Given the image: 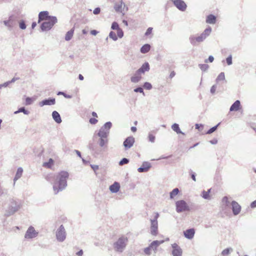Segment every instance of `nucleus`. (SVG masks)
Returning a JSON list of instances; mask_svg holds the SVG:
<instances>
[{
	"instance_id": "nucleus-39",
	"label": "nucleus",
	"mask_w": 256,
	"mask_h": 256,
	"mask_svg": "<svg viewBox=\"0 0 256 256\" xmlns=\"http://www.w3.org/2000/svg\"><path fill=\"white\" fill-rule=\"evenodd\" d=\"M110 38H112V40H117L118 38H117V36L116 35V34L113 32H111L110 33Z\"/></svg>"
},
{
	"instance_id": "nucleus-11",
	"label": "nucleus",
	"mask_w": 256,
	"mask_h": 256,
	"mask_svg": "<svg viewBox=\"0 0 256 256\" xmlns=\"http://www.w3.org/2000/svg\"><path fill=\"white\" fill-rule=\"evenodd\" d=\"M174 4L180 10L184 11L186 9V5L182 0H174Z\"/></svg>"
},
{
	"instance_id": "nucleus-26",
	"label": "nucleus",
	"mask_w": 256,
	"mask_h": 256,
	"mask_svg": "<svg viewBox=\"0 0 256 256\" xmlns=\"http://www.w3.org/2000/svg\"><path fill=\"white\" fill-rule=\"evenodd\" d=\"M216 22V17L212 15V14H210L208 15L206 19V22L208 24H215Z\"/></svg>"
},
{
	"instance_id": "nucleus-2",
	"label": "nucleus",
	"mask_w": 256,
	"mask_h": 256,
	"mask_svg": "<svg viewBox=\"0 0 256 256\" xmlns=\"http://www.w3.org/2000/svg\"><path fill=\"white\" fill-rule=\"evenodd\" d=\"M128 240L126 237L122 236L114 244L116 250L122 252L126 247Z\"/></svg>"
},
{
	"instance_id": "nucleus-51",
	"label": "nucleus",
	"mask_w": 256,
	"mask_h": 256,
	"mask_svg": "<svg viewBox=\"0 0 256 256\" xmlns=\"http://www.w3.org/2000/svg\"><path fill=\"white\" fill-rule=\"evenodd\" d=\"M152 28H148L147 29L146 32L145 33V35L146 36H148V35L152 33Z\"/></svg>"
},
{
	"instance_id": "nucleus-56",
	"label": "nucleus",
	"mask_w": 256,
	"mask_h": 256,
	"mask_svg": "<svg viewBox=\"0 0 256 256\" xmlns=\"http://www.w3.org/2000/svg\"><path fill=\"white\" fill-rule=\"evenodd\" d=\"M214 60V58L212 56H210L208 57V60H206L205 62H212Z\"/></svg>"
},
{
	"instance_id": "nucleus-1",
	"label": "nucleus",
	"mask_w": 256,
	"mask_h": 256,
	"mask_svg": "<svg viewBox=\"0 0 256 256\" xmlns=\"http://www.w3.org/2000/svg\"><path fill=\"white\" fill-rule=\"evenodd\" d=\"M69 176L68 173L65 171H62L57 176V180L53 186V189L55 194L62 190L67 185L66 180Z\"/></svg>"
},
{
	"instance_id": "nucleus-24",
	"label": "nucleus",
	"mask_w": 256,
	"mask_h": 256,
	"mask_svg": "<svg viewBox=\"0 0 256 256\" xmlns=\"http://www.w3.org/2000/svg\"><path fill=\"white\" fill-rule=\"evenodd\" d=\"M150 167V166L149 164H148V163L143 164L142 166L140 168H139L138 169V170L140 172H147L149 170Z\"/></svg>"
},
{
	"instance_id": "nucleus-35",
	"label": "nucleus",
	"mask_w": 256,
	"mask_h": 256,
	"mask_svg": "<svg viewBox=\"0 0 256 256\" xmlns=\"http://www.w3.org/2000/svg\"><path fill=\"white\" fill-rule=\"evenodd\" d=\"M212 31V29L210 28H206L202 34V35H204L205 36V38L210 34Z\"/></svg>"
},
{
	"instance_id": "nucleus-55",
	"label": "nucleus",
	"mask_w": 256,
	"mask_h": 256,
	"mask_svg": "<svg viewBox=\"0 0 256 256\" xmlns=\"http://www.w3.org/2000/svg\"><path fill=\"white\" fill-rule=\"evenodd\" d=\"M100 9L99 8H96L94 10V14H98L100 13Z\"/></svg>"
},
{
	"instance_id": "nucleus-40",
	"label": "nucleus",
	"mask_w": 256,
	"mask_h": 256,
	"mask_svg": "<svg viewBox=\"0 0 256 256\" xmlns=\"http://www.w3.org/2000/svg\"><path fill=\"white\" fill-rule=\"evenodd\" d=\"M144 87L146 90H150L152 88V86L150 83L146 82L144 83Z\"/></svg>"
},
{
	"instance_id": "nucleus-32",
	"label": "nucleus",
	"mask_w": 256,
	"mask_h": 256,
	"mask_svg": "<svg viewBox=\"0 0 256 256\" xmlns=\"http://www.w3.org/2000/svg\"><path fill=\"white\" fill-rule=\"evenodd\" d=\"M172 130L176 132L177 134H184L180 130L179 126L177 124H174L172 125Z\"/></svg>"
},
{
	"instance_id": "nucleus-45",
	"label": "nucleus",
	"mask_w": 256,
	"mask_h": 256,
	"mask_svg": "<svg viewBox=\"0 0 256 256\" xmlns=\"http://www.w3.org/2000/svg\"><path fill=\"white\" fill-rule=\"evenodd\" d=\"M23 112L24 114H28V112L24 109V108H20L17 110V113Z\"/></svg>"
},
{
	"instance_id": "nucleus-16",
	"label": "nucleus",
	"mask_w": 256,
	"mask_h": 256,
	"mask_svg": "<svg viewBox=\"0 0 256 256\" xmlns=\"http://www.w3.org/2000/svg\"><path fill=\"white\" fill-rule=\"evenodd\" d=\"M172 254L174 256H181L182 254V250L176 244H172Z\"/></svg>"
},
{
	"instance_id": "nucleus-17",
	"label": "nucleus",
	"mask_w": 256,
	"mask_h": 256,
	"mask_svg": "<svg viewBox=\"0 0 256 256\" xmlns=\"http://www.w3.org/2000/svg\"><path fill=\"white\" fill-rule=\"evenodd\" d=\"M150 70V65L148 62L144 63L142 66L138 70V72L140 74H144L146 72H148Z\"/></svg>"
},
{
	"instance_id": "nucleus-38",
	"label": "nucleus",
	"mask_w": 256,
	"mask_h": 256,
	"mask_svg": "<svg viewBox=\"0 0 256 256\" xmlns=\"http://www.w3.org/2000/svg\"><path fill=\"white\" fill-rule=\"evenodd\" d=\"M111 126H112V123L110 122H107L104 124V127H102V128H104L106 130L108 131L110 130V128H111Z\"/></svg>"
},
{
	"instance_id": "nucleus-30",
	"label": "nucleus",
	"mask_w": 256,
	"mask_h": 256,
	"mask_svg": "<svg viewBox=\"0 0 256 256\" xmlns=\"http://www.w3.org/2000/svg\"><path fill=\"white\" fill-rule=\"evenodd\" d=\"M150 48V46L148 44L144 45L140 48V52L142 54H146L149 52Z\"/></svg>"
},
{
	"instance_id": "nucleus-59",
	"label": "nucleus",
	"mask_w": 256,
	"mask_h": 256,
	"mask_svg": "<svg viewBox=\"0 0 256 256\" xmlns=\"http://www.w3.org/2000/svg\"><path fill=\"white\" fill-rule=\"evenodd\" d=\"M216 86H213L211 88H210V92L212 93V94H214L216 90Z\"/></svg>"
},
{
	"instance_id": "nucleus-53",
	"label": "nucleus",
	"mask_w": 256,
	"mask_h": 256,
	"mask_svg": "<svg viewBox=\"0 0 256 256\" xmlns=\"http://www.w3.org/2000/svg\"><path fill=\"white\" fill-rule=\"evenodd\" d=\"M98 122V120L95 118H91L90 120V122L91 124H96Z\"/></svg>"
},
{
	"instance_id": "nucleus-5",
	"label": "nucleus",
	"mask_w": 256,
	"mask_h": 256,
	"mask_svg": "<svg viewBox=\"0 0 256 256\" xmlns=\"http://www.w3.org/2000/svg\"><path fill=\"white\" fill-rule=\"evenodd\" d=\"M0 23H3L9 30H12L16 25V16L14 15L10 16L8 20H0Z\"/></svg>"
},
{
	"instance_id": "nucleus-64",
	"label": "nucleus",
	"mask_w": 256,
	"mask_h": 256,
	"mask_svg": "<svg viewBox=\"0 0 256 256\" xmlns=\"http://www.w3.org/2000/svg\"><path fill=\"white\" fill-rule=\"evenodd\" d=\"M83 254V252L82 250H80L79 252H78L77 253H76V254L78 256H82Z\"/></svg>"
},
{
	"instance_id": "nucleus-10",
	"label": "nucleus",
	"mask_w": 256,
	"mask_h": 256,
	"mask_svg": "<svg viewBox=\"0 0 256 256\" xmlns=\"http://www.w3.org/2000/svg\"><path fill=\"white\" fill-rule=\"evenodd\" d=\"M16 212V202H12V204L8 206L7 210H6L4 216H9L13 214Z\"/></svg>"
},
{
	"instance_id": "nucleus-8",
	"label": "nucleus",
	"mask_w": 256,
	"mask_h": 256,
	"mask_svg": "<svg viewBox=\"0 0 256 256\" xmlns=\"http://www.w3.org/2000/svg\"><path fill=\"white\" fill-rule=\"evenodd\" d=\"M38 234V232L35 230L34 227L30 226L29 227L25 234V238H32L36 237Z\"/></svg>"
},
{
	"instance_id": "nucleus-58",
	"label": "nucleus",
	"mask_w": 256,
	"mask_h": 256,
	"mask_svg": "<svg viewBox=\"0 0 256 256\" xmlns=\"http://www.w3.org/2000/svg\"><path fill=\"white\" fill-rule=\"evenodd\" d=\"M26 102L27 104H30L32 102V100L30 98H27L26 100Z\"/></svg>"
},
{
	"instance_id": "nucleus-52",
	"label": "nucleus",
	"mask_w": 256,
	"mask_h": 256,
	"mask_svg": "<svg viewBox=\"0 0 256 256\" xmlns=\"http://www.w3.org/2000/svg\"><path fill=\"white\" fill-rule=\"evenodd\" d=\"M226 62L228 65H230L232 64V58L231 56H230L226 58Z\"/></svg>"
},
{
	"instance_id": "nucleus-3",
	"label": "nucleus",
	"mask_w": 256,
	"mask_h": 256,
	"mask_svg": "<svg viewBox=\"0 0 256 256\" xmlns=\"http://www.w3.org/2000/svg\"><path fill=\"white\" fill-rule=\"evenodd\" d=\"M56 18H52L50 20H46L42 23L40 28L42 31H48L57 22Z\"/></svg>"
},
{
	"instance_id": "nucleus-28",
	"label": "nucleus",
	"mask_w": 256,
	"mask_h": 256,
	"mask_svg": "<svg viewBox=\"0 0 256 256\" xmlns=\"http://www.w3.org/2000/svg\"><path fill=\"white\" fill-rule=\"evenodd\" d=\"M74 28H72L70 30L68 31L65 36V40L68 41L72 39L74 34Z\"/></svg>"
},
{
	"instance_id": "nucleus-7",
	"label": "nucleus",
	"mask_w": 256,
	"mask_h": 256,
	"mask_svg": "<svg viewBox=\"0 0 256 256\" xmlns=\"http://www.w3.org/2000/svg\"><path fill=\"white\" fill-rule=\"evenodd\" d=\"M52 18H56V16H50L48 11L40 12L38 14V23L50 20Z\"/></svg>"
},
{
	"instance_id": "nucleus-41",
	"label": "nucleus",
	"mask_w": 256,
	"mask_h": 256,
	"mask_svg": "<svg viewBox=\"0 0 256 256\" xmlns=\"http://www.w3.org/2000/svg\"><path fill=\"white\" fill-rule=\"evenodd\" d=\"M148 137V140L150 142H154L155 136L153 134H150Z\"/></svg>"
},
{
	"instance_id": "nucleus-13",
	"label": "nucleus",
	"mask_w": 256,
	"mask_h": 256,
	"mask_svg": "<svg viewBox=\"0 0 256 256\" xmlns=\"http://www.w3.org/2000/svg\"><path fill=\"white\" fill-rule=\"evenodd\" d=\"M205 39V36L204 35H202L201 34L200 36H192L190 38V42L194 45L197 42H202Z\"/></svg>"
},
{
	"instance_id": "nucleus-61",
	"label": "nucleus",
	"mask_w": 256,
	"mask_h": 256,
	"mask_svg": "<svg viewBox=\"0 0 256 256\" xmlns=\"http://www.w3.org/2000/svg\"><path fill=\"white\" fill-rule=\"evenodd\" d=\"M175 72L174 71H172L170 74V78H172L175 76Z\"/></svg>"
},
{
	"instance_id": "nucleus-20",
	"label": "nucleus",
	"mask_w": 256,
	"mask_h": 256,
	"mask_svg": "<svg viewBox=\"0 0 256 256\" xmlns=\"http://www.w3.org/2000/svg\"><path fill=\"white\" fill-rule=\"evenodd\" d=\"M125 7L124 4L120 1L114 6V8L116 12H122Z\"/></svg>"
},
{
	"instance_id": "nucleus-47",
	"label": "nucleus",
	"mask_w": 256,
	"mask_h": 256,
	"mask_svg": "<svg viewBox=\"0 0 256 256\" xmlns=\"http://www.w3.org/2000/svg\"><path fill=\"white\" fill-rule=\"evenodd\" d=\"M217 128V126L210 128L206 132L208 134H210L214 132Z\"/></svg>"
},
{
	"instance_id": "nucleus-48",
	"label": "nucleus",
	"mask_w": 256,
	"mask_h": 256,
	"mask_svg": "<svg viewBox=\"0 0 256 256\" xmlns=\"http://www.w3.org/2000/svg\"><path fill=\"white\" fill-rule=\"evenodd\" d=\"M105 138H101L100 144L101 146H104L106 143L107 142L106 140L104 139Z\"/></svg>"
},
{
	"instance_id": "nucleus-9",
	"label": "nucleus",
	"mask_w": 256,
	"mask_h": 256,
	"mask_svg": "<svg viewBox=\"0 0 256 256\" xmlns=\"http://www.w3.org/2000/svg\"><path fill=\"white\" fill-rule=\"evenodd\" d=\"M57 239L60 241L62 242L66 238V232L63 226H60L58 231L56 234Z\"/></svg>"
},
{
	"instance_id": "nucleus-36",
	"label": "nucleus",
	"mask_w": 256,
	"mask_h": 256,
	"mask_svg": "<svg viewBox=\"0 0 256 256\" xmlns=\"http://www.w3.org/2000/svg\"><path fill=\"white\" fill-rule=\"evenodd\" d=\"M232 248H226L222 250V254L224 256H227V255L229 254L230 253V252L232 251Z\"/></svg>"
},
{
	"instance_id": "nucleus-18",
	"label": "nucleus",
	"mask_w": 256,
	"mask_h": 256,
	"mask_svg": "<svg viewBox=\"0 0 256 256\" xmlns=\"http://www.w3.org/2000/svg\"><path fill=\"white\" fill-rule=\"evenodd\" d=\"M241 108L240 102V100H236L230 106V111H238Z\"/></svg>"
},
{
	"instance_id": "nucleus-31",
	"label": "nucleus",
	"mask_w": 256,
	"mask_h": 256,
	"mask_svg": "<svg viewBox=\"0 0 256 256\" xmlns=\"http://www.w3.org/2000/svg\"><path fill=\"white\" fill-rule=\"evenodd\" d=\"M54 163V160L52 158H50L48 162H44L42 166L44 168H50L53 166Z\"/></svg>"
},
{
	"instance_id": "nucleus-12",
	"label": "nucleus",
	"mask_w": 256,
	"mask_h": 256,
	"mask_svg": "<svg viewBox=\"0 0 256 256\" xmlns=\"http://www.w3.org/2000/svg\"><path fill=\"white\" fill-rule=\"evenodd\" d=\"M134 142V138L132 136H129L124 142V146L126 148H131Z\"/></svg>"
},
{
	"instance_id": "nucleus-15",
	"label": "nucleus",
	"mask_w": 256,
	"mask_h": 256,
	"mask_svg": "<svg viewBox=\"0 0 256 256\" xmlns=\"http://www.w3.org/2000/svg\"><path fill=\"white\" fill-rule=\"evenodd\" d=\"M184 236L188 239H192L194 238L195 230L194 228H190L184 232Z\"/></svg>"
},
{
	"instance_id": "nucleus-4",
	"label": "nucleus",
	"mask_w": 256,
	"mask_h": 256,
	"mask_svg": "<svg viewBox=\"0 0 256 256\" xmlns=\"http://www.w3.org/2000/svg\"><path fill=\"white\" fill-rule=\"evenodd\" d=\"M159 214L158 212L154 214V219L150 220V233L153 236H156L158 234V218Z\"/></svg>"
},
{
	"instance_id": "nucleus-63",
	"label": "nucleus",
	"mask_w": 256,
	"mask_h": 256,
	"mask_svg": "<svg viewBox=\"0 0 256 256\" xmlns=\"http://www.w3.org/2000/svg\"><path fill=\"white\" fill-rule=\"evenodd\" d=\"M196 128L200 130V128H202V124H196L195 125Z\"/></svg>"
},
{
	"instance_id": "nucleus-19",
	"label": "nucleus",
	"mask_w": 256,
	"mask_h": 256,
	"mask_svg": "<svg viewBox=\"0 0 256 256\" xmlns=\"http://www.w3.org/2000/svg\"><path fill=\"white\" fill-rule=\"evenodd\" d=\"M54 104H55V99L52 98V99H50V100H44L40 103V104L41 106H42L44 105H53Z\"/></svg>"
},
{
	"instance_id": "nucleus-42",
	"label": "nucleus",
	"mask_w": 256,
	"mask_h": 256,
	"mask_svg": "<svg viewBox=\"0 0 256 256\" xmlns=\"http://www.w3.org/2000/svg\"><path fill=\"white\" fill-rule=\"evenodd\" d=\"M128 162V160L126 158H122L119 164L120 166H122L124 164H126Z\"/></svg>"
},
{
	"instance_id": "nucleus-43",
	"label": "nucleus",
	"mask_w": 256,
	"mask_h": 256,
	"mask_svg": "<svg viewBox=\"0 0 256 256\" xmlns=\"http://www.w3.org/2000/svg\"><path fill=\"white\" fill-rule=\"evenodd\" d=\"M200 68L202 70L205 71L208 68V66L206 64H202L200 65Z\"/></svg>"
},
{
	"instance_id": "nucleus-62",
	"label": "nucleus",
	"mask_w": 256,
	"mask_h": 256,
	"mask_svg": "<svg viewBox=\"0 0 256 256\" xmlns=\"http://www.w3.org/2000/svg\"><path fill=\"white\" fill-rule=\"evenodd\" d=\"M252 208L256 207V200L254 201L250 204Z\"/></svg>"
},
{
	"instance_id": "nucleus-21",
	"label": "nucleus",
	"mask_w": 256,
	"mask_h": 256,
	"mask_svg": "<svg viewBox=\"0 0 256 256\" xmlns=\"http://www.w3.org/2000/svg\"><path fill=\"white\" fill-rule=\"evenodd\" d=\"M163 240L158 241V240H154L153 241L150 245V246L152 248V250L154 251L156 250L157 248L162 242Z\"/></svg>"
},
{
	"instance_id": "nucleus-33",
	"label": "nucleus",
	"mask_w": 256,
	"mask_h": 256,
	"mask_svg": "<svg viewBox=\"0 0 256 256\" xmlns=\"http://www.w3.org/2000/svg\"><path fill=\"white\" fill-rule=\"evenodd\" d=\"M18 26L22 30L26 29V26L25 21L22 20H20L18 22Z\"/></svg>"
},
{
	"instance_id": "nucleus-54",
	"label": "nucleus",
	"mask_w": 256,
	"mask_h": 256,
	"mask_svg": "<svg viewBox=\"0 0 256 256\" xmlns=\"http://www.w3.org/2000/svg\"><path fill=\"white\" fill-rule=\"evenodd\" d=\"M118 36L119 38H122L123 36V32L120 28L118 30Z\"/></svg>"
},
{
	"instance_id": "nucleus-29",
	"label": "nucleus",
	"mask_w": 256,
	"mask_h": 256,
	"mask_svg": "<svg viewBox=\"0 0 256 256\" xmlns=\"http://www.w3.org/2000/svg\"><path fill=\"white\" fill-rule=\"evenodd\" d=\"M108 133V131L106 130L104 128H102L98 133V135L101 138H106Z\"/></svg>"
},
{
	"instance_id": "nucleus-6",
	"label": "nucleus",
	"mask_w": 256,
	"mask_h": 256,
	"mask_svg": "<svg viewBox=\"0 0 256 256\" xmlns=\"http://www.w3.org/2000/svg\"><path fill=\"white\" fill-rule=\"evenodd\" d=\"M176 210L178 212L190 210V208L186 202L183 200H180L176 202Z\"/></svg>"
},
{
	"instance_id": "nucleus-23",
	"label": "nucleus",
	"mask_w": 256,
	"mask_h": 256,
	"mask_svg": "<svg viewBox=\"0 0 256 256\" xmlns=\"http://www.w3.org/2000/svg\"><path fill=\"white\" fill-rule=\"evenodd\" d=\"M16 80V77L14 76L10 80L7 81L4 84H0V89L2 88H6L10 86V84L14 83Z\"/></svg>"
},
{
	"instance_id": "nucleus-27",
	"label": "nucleus",
	"mask_w": 256,
	"mask_h": 256,
	"mask_svg": "<svg viewBox=\"0 0 256 256\" xmlns=\"http://www.w3.org/2000/svg\"><path fill=\"white\" fill-rule=\"evenodd\" d=\"M52 118L57 123H60L62 120L60 114L56 111H54L52 114Z\"/></svg>"
},
{
	"instance_id": "nucleus-34",
	"label": "nucleus",
	"mask_w": 256,
	"mask_h": 256,
	"mask_svg": "<svg viewBox=\"0 0 256 256\" xmlns=\"http://www.w3.org/2000/svg\"><path fill=\"white\" fill-rule=\"evenodd\" d=\"M179 192V190L178 188H174L172 192L170 193V197L171 198H173L176 196Z\"/></svg>"
},
{
	"instance_id": "nucleus-25",
	"label": "nucleus",
	"mask_w": 256,
	"mask_h": 256,
	"mask_svg": "<svg viewBox=\"0 0 256 256\" xmlns=\"http://www.w3.org/2000/svg\"><path fill=\"white\" fill-rule=\"evenodd\" d=\"M142 78L141 74L137 70L136 74L131 78V81L132 82H138Z\"/></svg>"
},
{
	"instance_id": "nucleus-49",
	"label": "nucleus",
	"mask_w": 256,
	"mask_h": 256,
	"mask_svg": "<svg viewBox=\"0 0 256 256\" xmlns=\"http://www.w3.org/2000/svg\"><path fill=\"white\" fill-rule=\"evenodd\" d=\"M224 79V73L221 72L218 76L217 78V80H223Z\"/></svg>"
},
{
	"instance_id": "nucleus-14",
	"label": "nucleus",
	"mask_w": 256,
	"mask_h": 256,
	"mask_svg": "<svg viewBox=\"0 0 256 256\" xmlns=\"http://www.w3.org/2000/svg\"><path fill=\"white\" fill-rule=\"evenodd\" d=\"M232 206L233 214L234 215L238 214L241 210V206L237 202L232 201Z\"/></svg>"
},
{
	"instance_id": "nucleus-22",
	"label": "nucleus",
	"mask_w": 256,
	"mask_h": 256,
	"mask_svg": "<svg viewBox=\"0 0 256 256\" xmlns=\"http://www.w3.org/2000/svg\"><path fill=\"white\" fill-rule=\"evenodd\" d=\"M120 188V184L118 182H115L113 184L110 186V190L112 192H116L119 190Z\"/></svg>"
},
{
	"instance_id": "nucleus-44",
	"label": "nucleus",
	"mask_w": 256,
	"mask_h": 256,
	"mask_svg": "<svg viewBox=\"0 0 256 256\" xmlns=\"http://www.w3.org/2000/svg\"><path fill=\"white\" fill-rule=\"evenodd\" d=\"M112 28L113 30H116L119 29V26H118V24L116 22H114L112 24Z\"/></svg>"
},
{
	"instance_id": "nucleus-37",
	"label": "nucleus",
	"mask_w": 256,
	"mask_h": 256,
	"mask_svg": "<svg viewBox=\"0 0 256 256\" xmlns=\"http://www.w3.org/2000/svg\"><path fill=\"white\" fill-rule=\"evenodd\" d=\"M210 190H208V191H204L202 192V197L206 199L210 198Z\"/></svg>"
},
{
	"instance_id": "nucleus-57",
	"label": "nucleus",
	"mask_w": 256,
	"mask_h": 256,
	"mask_svg": "<svg viewBox=\"0 0 256 256\" xmlns=\"http://www.w3.org/2000/svg\"><path fill=\"white\" fill-rule=\"evenodd\" d=\"M134 91L135 92H140V93H143L144 92V91H143V90L142 88H138L134 90Z\"/></svg>"
},
{
	"instance_id": "nucleus-46",
	"label": "nucleus",
	"mask_w": 256,
	"mask_h": 256,
	"mask_svg": "<svg viewBox=\"0 0 256 256\" xmlns=\"http://www.w3.org/2000/svg\"><path fill=\"white\" fill-rule=\"evenodd\" d=\"M152 250V248L149 246L148 247V248H146L144 250V252L146 254H150V250Z\"/></svg>"
},
{
	"instance_id": "nucleus-60",
	"label": "nucleus",
	"mask_w": 256,
	"mask_h": 256,
	"mask_svg": "<svg viewBox=\"0 0 256 256\" xmlns=\"http://www.w3.org/2000/svg\"><path fill=\"white\" fill-rule=\"evenodd\" d=\"M90 34L92 35H96L98 34V32L96 30H92L90 31Z\"/></svg>"
},
{
	"instance_id": "nucleus-50",
	"label": "nucleus",
	"mask_w": 256,
	"mask_h": 256,
	"mask_svg": "<svg viewBox=\"0 0 256 256\" xmlns=\"http://www.w3.org/2000/svg\"><path fill=\"white\" fill-rule=\"evenodd\" d=\"M23 170L22 168H18L17 170V178L22 176Z\"/></svg>"
}]
</instances>
